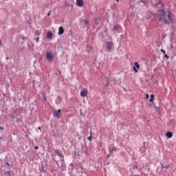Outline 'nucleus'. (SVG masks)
Returning a JSON list of instances; mask_svg holds the SVG:
<instances>
[{
  "label": "nucleus",
  "instance_id": "f257e3e1",
  "mask_svg": "<svg viewBox=\"0 0 176 176\" xmlns=\"http://www.w3.org/2000/svg\"><path fill=\"white\" fill-rule=\"evenodd\" d=\"M157 19L160 23L165 25H171V28L173 31L171 32V36H174L176 32V22H174L175 16L171 13V11H168V14L164 10H158ZM175 31V32H174Z\"/></svg>",
  "mask_w": 176,
  "mask_h": 176
},
{
  "label": "nucleus",
  "instance_id": "f03ea898",
  "mask_svg": "<svg viewBox=\"0 0 176 176\" xmlns=\"http://www.w3.org/2000/svg\"><path fill=\"white\" fill-rule=\"evenodd\" d=\"M54 151L59 157V159H60L61 163L65 162V161H64V155H63V153L61 152V151H60L58 149H54Z\"/></svg>",
  "mask_w": 176,
  "mask_h": 176
},
{
  "label": "nucleus",
  "instance_id": "7ed1b4c3",
  "mask_svg": "<svg viewBox=\"0 0 176 176\" xmlns=\"http://www.w3.org/2000/svg\"><path fill=\"white\" fill-rule=\"evenodd\" d=\"M113 31L114 34H119L120 32H122V26H120V25H116L113 28Z\"/></svg>",
  "mask_w": 176,
  "mask_h": 176
},
{
  "label": "nucleus",
  "instance_id": "20e7f679",
  "mask_svg": "<svg viewBox=\"0 0 176 176\" xmlns=\"http://www.w3.org/2000/svg\"><path fill=\"white\" fill-rule=\"evenodd\" d=\"M113 46V43L111 41H108L106 43V47L109 52H111Z\"/></svg>",
  "mask_w": 176,
  "mask_h": 176
},
{
  "label": "nucleus",
  "instance_id": "39448f33",
  "mask_svg": "<svg viewBox=\"0 0 176 176\" xmlns=\"http://www.w3.org/2000/svg\"><path fill=\"white\" fill-rule=\"evenodd\" d=\"M60 113H61V109H58V111L55 110L54 112V116H55V118H57V119H60V118H61Z\"/></svg>",
  "mask_w": 176,
  "mask_h": 176
},
{
  "label": "nucleus",
  "instance_id": "423d86ee",
  "mask_svg": "<svg viewBox=\"0 0 176 176\" xmlns=\"http://www.w3.org/2000/svg\"><path fill=\"white\" fill-rule=\"evenodd\" d=\"M46 58L47 60H48L49 61H53V58H54V56L52 55V54H50L49 52H47Z\"/></svg>",
  "mask_w": 176,
  "mask_h": 176
},
{
  "label": "nucleus",
  "instance_id": "0eeeda50",
  "mask_svg": "<svg viewBox=\"0 0 176 176\" xmlns=\"http://www.w3.org/2000/svg\"><path fill=\"white\" fill-rule=\"evenodd\" d=\"M133 69L135 72H138V69H140V63H138V62L135 63V66L133 67Z\"/></svg>",
  "mask_w": 176,
  "mask_h": 176
},
{
  "label": "nucleus",
  "instance_id": "6e6552de",
  "mask_svg": "<svg viewBox=\"0 0 176 176\" xmlns=\"http://www.w3.org/2000/svg\"><path fill=\"white\" fill-rule=\"evenodd\" d=\"M145 145H146V143H145V142H144L143 146L142 147H140L139 149L140 153H145V152L146 151V148L145 147Z\"/></svg>",
  "mask_w": 176,
  "mask_h": 176
},
{
  "label": "nucleus",
  "instance_id": "1a4fd4ad",
  "mask_svg": "<svg viewBox=\"0 0 176 176\" xmlns=\"http://www.w3.org/2000/svg\"><path fill=\"white\" fill-rule=\"evenodd\" d=\"M112 146V144L110 145L109 148V152L111 155H112V153H113V152H115L117 149V148L116 146Z\"/></svg>",
  "mask_w": 176,
  "mask_h": 176
},
{
  "label": "nucleus",
  "instance_id": "9d476101",
  "mask_svg": "<svg viewBox=\"0 0 176 176\" xmlns=\"http://www.w3.org/2000/svg\"><path fill=\"white\" fill-rule=\"evenodd\" d=\"M95 24L96 25H98L101 23V17H96L94 19Z\"/></svg>",
  "mask_w": 176,
  "mask_h": 176
},
{
  "label": "nucleus",
  "instance_id": "9b49d317",
  "mask_svg": "<svg viewBox=\"0 0 176 176\" xmlns=\"http://www.w3.org/2000/svg\"><path fill=\"white\" fill-rule=\"evenodd\" d=\"M64 34V28L63 26L59 27L58 35H63Z\"/></svg>",
  "mask_w": 176,
  "mask_h": 176
},
{
  "label": "nucleus",
  "instance_id": "f8f14e48",
  "mask_svg": "<svg viewBox=\"0 0 176 176\" xmlns=\"http://www.w3.org/2000/svg\"><path fill=\"white\" fill-rule=\"evenodd\" d=\"M80 96H81V97H87V90L84 89V90L81 91Z\"/></svg>",
  "mask_w": 176,
  "mask_h": 176
},
{
  "label": "nucleus",
  "instance_id": "ddd939ff",
  "mask_svg": "<svg viewBox=\"0 0 176 176\" xmlns=\"http://www.w3.org/2000/svg\"><path fill=\"white\" fill-rule=\"evenodd\" d=\"M77 6H83V0H76Z\"/></svg>",
  "mask_w": 176,
  "mask_h": 176
},
{
  "label": "nucleus",
  "instance_id": "4468645a",
  "mask_svg": "<svg viewBox=\"0 0 176 176\" xmlns=\"http://www.w3.org/2000/svg\"><path fill=\"white\" fill-rule=\"evenodd\" d=\"M174 124H175V122L174 121V120L173 119L169 120V122H168V125H169L171 127L174 126Z\"/></svg>",
  "mask_w": 176,
  "mask_h": 176
},
{
  "label": "nucleus",
  "instance_id": "2eb2a0df",
  "mask_svg": "<svg viewBox=\"0 0 176 176\" xmlns=\"http://www.w3.org/2000/svg\"><path fill=\"white\" fill-rule=\"evenodd\" d=\"M53 38V33L51 32H47V39H52Z\"/></svg>",
  "mask_w": 176,
  "mask_h": 176
},
{
  "label": "nucleus",
  "instance_id": "dca6fc26",
  "mask_svg": "<svg viewBox=\"0 0 176 176\" xmlns=\"http://www.w3.org/2000/svg\"><path fill=\"white\" fill-rule=\"evenodd\" d=\"M166 137H167V138H173V132H171V131H168L167 133H166Z\"/></svg>",
  "mask_w": 176,
  "mask_h": 176
},
{
  "label": "nucleus",
  "instance_id": "f3484780",
  "mask_svg": "<svg viewBox=\"0 0 176 176\" xmlns=\"http://www.w3.org/2000/svg\"><path fill=\"white\" fill-rule=\"evenodd\" d=\"M61 167H62V171H65V168H67V165L65 164V162H62Z\"/></svg>",
  "mask_w": 176,
  "mask_h": 176
},
{
  "label": "nucleus",
  "instance_id": "a211bd4d",
  "mask_svg": "<svg viewBox=\"0 0 176 176\" xmlns=\"http://www.w3.org/2000/svg\"><path fill=\"white\" fill-rule=\"evenodd\" d=\"M162 168H170V164H162Z\"/></svg>",
  "mask_w": 176,
  "mask_h": 176
},
{
  "label": "nucleus",
  "instance_id": "6ab92c4d",
  "mask_svg": "<svg viewBox=\"0 0 176 176\" xmlns=\"http://www.w3.org/2000/svg\"><path fill=\"white\" fill-rule=\"evenodd\" d=\"M56 104H60V102H61V97L58 96L56 100Z\"/></svg>",
  "mask_w": 176,
  "mask_h": 176
},
{
  "label": "nucleus",
  "instance_id": "aec40b11",
  "mask_svg": "<svg viewBox=\"0 0 176 176\" xmlns=\"http://www.w3.org/2000/svg\"><path fill=\"white\" fill-rule=\"evenodd\" d=\"M154 100H155V96L153 94H151L149 99L150 102H152Z\"/></svg>",
  "mask_w": 176,
  "mask_h": 176
},
{
  "label": "nucleus",
  "instance_id": "412c9836",
  "mask_svg": "<svg viewBox=\"0 0 176 176\" xmlns=\"http://www.w3.org/2000/svg\"><path fill=\"white\" fill-rule=\"evenodd\" d=\"M34 35L36 36H39V35H41V32H39V30H36L35 32H34Z\"/></svg>",
  "mask_w": 176,
  "mask_h": 176
},
{
  "label": "nucleus",
  "instance_id": "4be33fe9",
  "mask_svg": "<svg viewBox=\"0 0 176 176\" xmlns=\"http://www.w3.org/2000/svg\"><path fill=\"white\" fill-rule=\"evenodd\" d=\"M85 25H89V21L87 19H84Z\"/></svg>",
  "mask_w": 176,
  "mask_h": 176
},
{
  "label": "nucleus",
  "instance_id": "5701e85b",
  "mask_svg": "<svg viewBox=\"0 0 176 176\" xmlns=\"http://www.w3.org/2000/svg\"><path fill=\"white\" fill-rule=\"evenodd\" d=\"M34 41H35L36 43H38V42H39V37L38 36V37L34 38Z\"/></svg>",
  "mask_w": 176,
  "mask_h": 176
},
{
  "label": "nucleus",
  "instance_id": "b1692460",
  "mask_svg": "<svg viewBox=\"0 0 176 176\" xmlns=\"http://www.w3.org/2000/svg\"><path fill=\"white\" fill-rule=\"evenodd\" d=\"M141 3H144V5H146V0H140Z\"/></svg>",
  "mask_w": 176,
  "mask_h": 176
},
{
  "label": "nucleus",
  "instance_id": "393cba45",
  "mask_svg": "<svg viewBox=\"0 0 176 176\" xmlns=\"http://www.w3.org/2000/svg\"><path fill=\"white\" fill-rule=\"evenodd\" d=\"M41 171L42 173H45V168H44L43 166H41Z\"/></svg>",
  "mask_w": 176,
  "mask_h": 176
},
{
  "label": "nucleus",
  "instance_id": "a878e982",
  "mask_svg": "<svg viewBox=\"0 0 176 176\" xmlns=\"http://www.w3.org/2000/svg\"><path fill=\"white\" fill-rule=\"evenodd\" d=\"M161 52L163 53L164 54H166V50L161 49Z\"/></svg>",
  "mask_w": 176,
  "mask_h": 176
},
{
  "label": "nucleus",
  "instance_id": "bb28decb",
  "mask_svg": "<svg viewBox=\"0 0 176 176\" xmlns=\"http://www.w3.org/2000/svg\"><path fill=\"white\" fill-rule=\"evenodd\" d=\"M164 56H165L166 58H170V56H168V55H167V54H164Z\"/></svg>",
  "mask_w": 176,
  "mask_h": 176
},
{
  "label": "nucleus",
  "instance_id": "cd10ccee",
  "mask_svg": "<svg viewBox=\"0 0 176 176\" xmlns=\"http://www.w3.org/2000/svg\"><path fill=\"white\" fill-rule=\"evenodd\" d=\"M148 107V108H152V107H153L152 103H149Z\"/></svg>",
  "mask_w": 176,
  "mask_h": 176
},
{
  "label": "nucleus",
  "instance_id": "c85d7f7f",
  "mask_svg": "<svg viewBox=\"0 0 176 176\" xmlns=\"http://www.w3.org/2000/svg\"><path fill=\"white\" fill-rule=\"evenodd\" d=\"M82 152L83 153H86V150H85V148L82 147Z\"/></svg>",
  "mask_w": 176,
  "mask_h": 176
},
{
  "label": "nucleus",
  "instance_id": "c756f323",
  "mask_svg": "<svg viewBox=\"0 0 176 176\" xmlns=\"http://www.w3.org/2000/svg\"><path fill=\"white\" fill-rule=\"evenodd\" d=\"M146 98H147V100H149V94H147L146 95Z\"/></svg>",
  "mask_w": 176,
  "mask_h": 176
},
{
  "label": "nucleus",
  "instance_id": "7c9ffc66",
  "mask_svg": "<svg viewBox=\"0 0 176 176\" xmlns=\"http://www.w3.org/2000/svg\"><path fill=\"white\" fill-rule=\"evenodd\" d=\"M87 140H88L89 141H91V136H89V137L87 138Z\"/></svg>",
  "mask_w": 176,
  "mask_h": 176
},
{
  "label": "nucleus",
  "instance_id": "2f4dec72",
  "mask_svg": "<svg viewBox=\"0 0 176 176\" xmlns=\"http://www.w3.org/2000/svg\"><path fill=\"white\" fill-rule=\"evenodd\" d=\"M34 149H35V151H36V150L39 149V147L38 146H34Z\"/></svg>",
  "mask_w": 176,
  "mask_h": 176
},
{
  "label": "nucleus",
  "instance_id": "473e14b6",
  "mask_svg": "<svg viewBox=\"0 0 176 176\" xmlns=\"http://www.w3.org/2000/svg\"><path fill=\"white\" fill-rule=\"evenodd\" d=\"M22 40H23V41H27V37H23V38H22Z\"/></svg>",
  "mask_w": 176,
  "mask_h": 176
},
{
  "label": "nucleus",
  "instance_id": "72a5a7b5",
  "mask_svg": "<svg viewBox=\"0 0 176 176\" xmlns=\"http://www.w3.org/2000/svg\"><path fill=\"white\" fill-rule=\"evenodd\" d=\"M6 166H12V165H10V164H9V162H6Z\"/></svg>",
  "mask_w": 176,
  "mask_h": 176
},
{
  "label": "nucleus",
  "instance_id": "f704fd0d",
  "mask_svg": "<svg viewBox=\"0 0 176 176\" xmlns=\"http://www.w3.org/2000/svg\"><path fill=\"white\" fill-rule=\"evenodd\" d=\"M50 14H52V11H50V12L47 13V16H50Z\"/></svg>",
  "mask_w": 176,
  "mask_h": 176
},
{
  "label": "nucleus",
  "instance_id": "c9c22d12",
  "mask_svg": "<svg viewBox=\"0 0 176 176\" xmlns=\"http://www.w3.org/2000/svg\"><path fill=\"white\" fill-rule=\"evenodd\" d=\"M6 174H8V175H10V171L6 172Z\"/></svg>",
  "mask_w": 176,
  "mask_h": 176
},
{
  "label": "nucleus",
  "instance_id": "e433bc0d",
  "mask_svg": "<svg viewBox=\"0 0 176 176\" xmlns=\"http://www.w3.org/2000/svg\"><path fill=\"white\" fill-rule=\"evenodd\" d=\"M0 130H3V126H0Z\"/></svg>",
  "mask_w": 176,
  "mask_h": 176
},
{
  "label": "nucleus",
  "instance_id": "4c0bfd02",
  "mask_svg": "<svg viewBox=\"0 0 176 176\" xmlns=\"http://www.w3.org/2000/svg\"><path fill=\"white\" fill-rule=\"evenodd\" d=\"M106 86H107V87L109 86V83H107V84H106Z\"/></svg>",
  "mask_w": 176,
  "mask_h": 176
},
{
  "label": "nucleus",
  "instance_id": "58836bf2",
  "mask_svg": "<svg viewBox=\"0 0 176 176\" xmlns=\"http://www.w3.org/2000/svg\"><path fill=\"white\" fill-rule=\"evenodd\" d=\"M155 109H159V107H156V106H155Z\"/></svg>",
  "mask_w": 176,
  "mask_h": 176
},
{
  "label": "nucleus",
  "instance_id": "ea45409f",
  "mask_svg": "<svg viewBox=\"0 0 176 176\" xmlns=\"http://www.w3.org/2000/svg\"><path fill=\"white\" fill-rule=\"evenodd\" d=\"M2 45V42L1 41V40H0V46Z\"/></svg>",
  "mask_w": 176,
  "mask_h": 176
},
{
  "label": "nucleus",
  "instance_id": "a19ab883",
  "mask_svg": "<svg viewBox=\"0 0 176 176\" xmlns=\"http://www.w3.org/2000/svg\"><path fill=\"white\" fill-rule=\"evenodd\" d=\"M34 103L36 104H37L36 100H35V101L34 102Z\"/></svg>",
  "mask_w": 176,
  "mask_h": 176
},
{
  "label": "nucleus",
  "instance_id": "79ce46f5",
  "mask_svg": "<svg viewBox=\"0 0 176 176\" xmlns=\"http://www.w3.org/2000/svg\"><path fill=\"white\" fill-rule=\"evenodd\" d=\"M38 130H41V126H38Z\"/></svg>",
  "mask_w": 176,
  "mask_h": 176
},
{
  "label": "nucleus",
  "instance_id": "37998d69",
  "mask_svg": "<svg viewBox=\"0 0 176 176\" xmlns=\"http://www.w3.org/2000/svg\"><path fill=\"white\" fill-rule=\"evenodd\" d=\"M21 45H24V42H21Z\"/></svg>",
  "mask_w": 176,
  "mask_h": 176
},
{
  "label": "nucleus",
  "instance_id": "c03bdc74",
  "mask_svg": "<svg viewBox=\"0 0 176 176\" xmlns=\"http://www.w3.org/2000/svg\"><path fill=\"white\" fill-rule=\"evenodd\" d=\"M90 134L92 135V134H93V132L90 131Z\"/></svg>",
  "mask_w": 176,
  "mask_h": 176
},
{
  "label": "nucleus",
  "instance_id": "a18cd8bd",
  "mask_svg": "<svg viewBox=\"0 0 176 176\" xmlns=\"http://www.w3.org/2000/svg\"><path fill=\"white\" fill-rule=\"evenodd\" d=\"M6 60H9V57H7V58H6Z\"/></svg>",
  "mask_w": 176,
  "mask_h": 176
},
{
  "label": "nucleus",
  "instance_id": "49530a36",
  "mask_svg": "<svg viewBox=\"0 0 176 176\" xmlns=\"http://www.w3.org/2000/svg\"><path fill=\"white\" fill-rule=\"evenodd\" d=\"M47 98H46V96H45V100L46 101Z\"/></svg>",
  "mask_w": 176,
  "mask_h": 176
},
{
  "label": "nucleus",
  "instance_id": "de8ad7c7",
  "mask_svg": "<svg viewBox=\"0 0 176 176\" xmlns=\"http://www.w3.org/2000/svg\"><path fill=\"white\" fill-rule=\"evenodd\" d=\"M109 156H111V155H107V157H109Z\"/></svg>",
  "mask_w": 176,
  "mask_h": 176
},
{
  "label": "nucleus",
  "instance_id": "09e8293b",
  "mask_svg": "<svg viewBox=\"0 0 176 176\" xmlns=\"http://www.w3.org/2000/svg\"><path fill=\"white\" fill-rule=\"evenodd\" d=\"M117 2H119V0H116Z\"/></svg>",
  "mask_w": 176,
  "mask_h": 176
},
{
  "label": "nucleus",
  "instance_id": "8fccbe9b",
  "mask_svg": "<svg viewBox=\"0 0 176 176\" xmlns=\"http://www.w3.org/2000/svg\"><path fill=\"white\" fill-rule=\"evenodd\" d=\"M135 168H137V166H133Z\"/></svg>",
  "mask_w": 176,
  "mask_h": 176
},
{
  "label": "nucleus",
  "instance_id": "3c124183",
  "mask_svg": "<svg viewBox=\"0 0 176 176\" xmlns=\"http://www.w3.org/2000/svg\"><path fill=\"white\" fill-rule=\"evenodd\" d=\"M171 48H173V45H171Z\"/></svg>",
  "mask_w": 176,
  "mask_h": 176
},
{
  "label": "nucleus",
  "instance_id": "603ef678",
  "mask_svg": "<svg viewBox=\"0 0 176 176\" xmlns=\"http://www.w3.org/2000/svg\"><path fill=\"white\" fill-rule=\"evenodd\" d=\"M81 168H83V166H81Z\"/></svg>",
  "mask_w": 176,
  "mask_h": 176
},
{
  "label": "nucleus",
  "instance_id": "864d4df0",
  "mask_svg": "<svg viewBox=\"0 0 176 176\" xmlns=\"http://www.w3.org/2000/svg\"><path fill=\"white\" fill-rule=\"evenodd\" d=\"M40 176H42V175L40 174Z\"/></svg>",
  "mask_w": 176,
  "mask_h": 176
}]
</instances>
